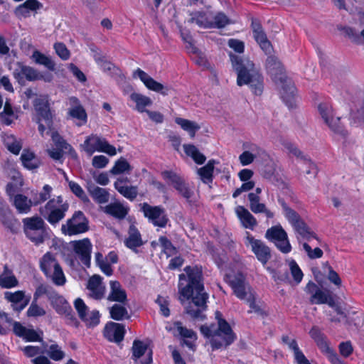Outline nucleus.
<instances>
[{
  "mask_svg": "<svg viewBox=\"0 0 364 364\" xmlns=\"http://www.w3.org/2000/svg\"><path fill=\"white\" fill-rule=\"evenodd\" d=\"M95 259L97 265L100 268L101 271L107 276H111L113 273V269L107 261L106 257H104L101 252H96Z\"/></svg>",
  "mask_w": 364,
  "mask_h": 364,
  "instance_id": "54",
  "label": "nucleus"
},
{
  "mask_svg": "<svg viewBox=\"0 0 364 364\" xmlns=\"http://www.w3.org/2000/svg\"><path fill=\"white\" fill-rule=\"evenodd\" d=\"M110 291L107 299L111 301H117L124 304L127 301V293L117 281L109 282Z\"/></svg>",
  "mask_w": 364,
  "mask_h": 364,
  "instance_id": "35",
  "label": "nucleus"
},
{
  "mask_svg": "<svg viewBox=\"0 0 364 364\" xmlns=\"http://www.w3.org/2000/svg\"><path fill=\"white\" fill-rule=\"evenodd\" d=\"M13 326L15 334L26 341L33 342L41 340V335L34 329L28 328L18 322H14Z\"/></svg>",
  "mask_w": 364,
  "mask_h": 364,
  "instance_id": "34",
  "label": "nucleus"
},
{
  "mask_svg": "<svg viewBox=\"0 0 364 364\" xmlns=\"http://www.w3.org/2000/svg\"><path fill=\"white\" fill-rule=\"evenodd\" d=\"M40 268L55 285L63 286L65 284L66 278L63 269L53 254L47 252L42 257L40 260Z\"/></svg>",
  "mask_w": 364,
  "mask_h": 364,
  "instance_id": "6",
  "label": "nucleus"
},
{
  "mask_svg": "<svg viewBox=\"0 0 364 364\" xmlns=\"http://www.w3.org/2000/svg\"><path fill=\"white\" fill-rule=\"evenodd\" d=\"M143 243L141 233L134 225H131L128 230V236L124 240L126 247L136 251V249L143 245Z\"/></svg>",
  "mask_w": 364,
  "mask_h": 364,
  "instance_id": "36",
  "label": "nucleus"
},
{
  "mask_svg": "<svg viewBox=\"0 0 364 364\" xmlns=\"http://www.w3.org/2000/svg\"><path fill=\"white\" fill-rule=\"evenodd\" d=\"M88 191L93 199L99 203H105L109 200V193L98 186H90Z\"/></svg>",
  "mask_w": 364,
  "mask_h": 364,
  "instance_id": "51",
  "label": "nucleus"
},
{
  "mask_svg": "<svg viewBox=\"0 0 364 364\" xmlns=\"http://www.w3.org/2000/svg\"><path fill=\"white\" fill-rule=\"evenodd\" d=\"M109 314L112 318L121 321L129 318L127 309L122 304H114L109 309Z\"/></svg>",
  "mask_w": 364,
  "mask_h": 364,
  "instance_id": "55",
  "label": "nucleus"
},
{
  "mask_svg": "<svg viewBox=\"0 0 364 364\" xmlns=\"http://www.w3.org/2000/svg\"><path fill=\"white\" fill-rule=\"evenodd\" d=\"M31 58L36 64L42 65L50 70H55V64L51 58L38 50L33 51Z\"/></svg>",
  "mask_w": 364,
  "mask_h": 364,
  "instance_id": "48",
  "label": "nucleus"
},
{
  "mask_svg": "<svg viewBox=\"0 0 364 364\" xmlns=\"http://www.w3.org/2000/svg\"><path fill=\"white\" fill-rule=\"evenodd\" d=\"M318 112L324 123L335 134L346 136L347 132L341 123L338 117H335L331 105L328 102H322L318 105Z\"/></svg>",
  "mask_w": 364,
  "mask_h": 364,
  "instance_id": "8",
  "label": "nucleus"
},
{
  "mask_svg": "<svg viewBox=\"0 0 364 364\" xmlns=\"http://www.w3.org/2000/svg\"><path fill=\"white\" fill-rule=\"evenodd\" d=\"M282 340L283 342L288 346L289 348L293 351L294 359L297 364L307 359L303 352L299 349L296 340L291 339L288 336L283 337Z\"/></svg>",
  "mask_w": 364,
  "mask_h": 364,
  "instance_id": "47",
  "label": "nucleus"
},
{
  "mask_svg": "<svg viewBox=\"0 0 364 364\" xmlns=\"http://www.w3.org/2000/svg\"><path fill=\"white\" fill-rule=\"evenodd\" d=\"M3 139L6 147L13 154H18L22 147L21 141L11 134L4 135Z\"/></svg>",
  "mask_w": 364,
  "mask_h": 364,
  "instance_id": "53",
  "label": "nucleus"
},
{
  "mask_svg": "<svg viewBox=\"0 0 364 364\" xmlns=\"http://www.w3.org/2000/svg\"><path fill=\"white\" fill-rule=\"evenodd\" d=\"M245 244L250 247L257 259L263 264L271 258L269 247L262 240L255 239L250 232H246Z\"/></svg>",
  "mask_w": 364,
  "mask_h": 364,
  "instance_id": "16",
  "label": "nucleus"
},
{
  "mask_svg": "<svg viewBox=\"0 0 364 364\" xmlns=\"http://www.w3.org/2000/svg\"><path fill=\"white\" fill-rule=\"evenodd\" d=\"M26 236L36 245L44 241L46 224L44 220L38 215L23 218L22 220Z\"/></svg>",
  "mask_w": 364,
  "mask_h": 364,
  "instance_id": "7",
  "label": "nucleus"
},
{
  "mask_svg": "<svg viewBox=\"0 0 364 364\" xmlns=\"http://www.w3.org/2000/svg\"><path fill=\"white\" fill-rule=\"evenodd\" d=\"M250 208L255 214L264 213L267 218H273L274 213L269 210L264 203H260V198L254 193L248 194Z\"/></svg>",
  "mask_w": 364,
  "mask_h": 364,
  "instance_id": "31",
  "label": "nucleus"
},
{
  "mask_svg": "<svg viewBox=\"0 0 364 364\" xmlns=\"http://www.w3.org/2000/svg\"><path fill=\"white\" fill-rule=\"evenodd\" d=\"M49 301L58 314L65 316L70 314L72 308L63 296L55 292L49 295Z\"/></svg>",
  "mask_w": 364,
  "mask_h": 364,
  "instance_id": "32",
  "label": "nucleus"
},
{
  "mask_svg": "<svg viewBox=\"0 0 364 364\" xmlns=\"http://www.w3.org/2000/svg\"><path fill=\"white\" fill-rule=\"evenodd\" d=\"M183 149L185 153L191 156L196 164H203L205 162V156L194 145L184 144Z\"/></svg>",
  "mask_w": 364,
  "mask_h": 364,
  "instance_id": "52",
  "label": "nucleus"
},
{
  "mask_svg": "<svg viewBox=\"0 0 364 364\" xmlns=\"http://www.w3.org/2000/svg\"><path fill=\"white\" fill-rule=\"evenodd\" d=\"M177 124L180 125L181 127L186 131L191 138H193L200 127L195 122L190 121L186 119L177 117L175 119Z\"/></svg>",
  "mask_w": 364,
  "mask_h": 364,
  "instance_id": "50",
  "label": "nucleus"
},
{
  "mask_svg": "<svg viewBox=\"0 0 364 364\" xmlns=\"http://www.w3.org/2000/svg\"><path fill=\"white\" fill-rule=\"evenodd\" d=\"M279 203L282 208L283 215L292 227L303 220L299 214L290 208L284 200L279 199Z\"/></svg>",
  "mask_w": 364,
  "mask_h": 364,
  "instance_id": "43",
  "label": "nucleus"
},
{
  "mask_svg": "<svg viewBox=\"0 0 364 364\" xmlns=\"http://www.w3.org/2000/svg\"><path fill=\"white\" fill-rule=\"evenodd\" d=\"M164 180L169 181L178 193L189 203L195 202V193L189 183L176 173L171 171H165L161 173Z\"/></svg>",
  "mask_w": 364,
  "mask_h": 364,
  "instance_id": "10",
  "label": "nucleus"
},
{
  "mask_svg": "<svg viewBox=\"0 0 364 364\" xmlns=\"http://www.w3.org/2000/svg\"><path fill=\"white\" fill-rule=\"evenodd\" d=\"M22 164L25 168L34 170L39 167L41 161L33 152L29 150H23L21 156Z\"/></svg>",
  "mask_w": 364,
  "mask_h": 364,
  "instance_id": "45",
  "label": "nucleus"
},
{
  "mask_svg": "<svg viewBox=\"0 0 364 364\" xmlns=\"http://www.w3.org/2000/svg\"><path fill=\"white\" fill-rule=\"evenodd\" d=\"M364 324V318L362 314H353L348 318L349 328L351 330H358Z\"/></svg>",
  "mask_w": 364,
  "mask_h": 364,
  "instance_id": "62",
  "label": "nucleus"
},
{
  "mask_svg": "<svg viewBox=\"0 0 364 364\" xmlns=\"http://www.w3.org/2000/svg\"><path fill=\"white\" fill-rule=\"evenodd\" d=\"M51 137L59 149H48V155L55 161H60L63 158V150L69 151L73 157L77 158V153L58 133L53 132Z\"/></svg>",
  "mask_w": 364,
  "mask_h": 364,
  "instance_id": "22",
  "label": "nucleus"
},
{
  "mask_svg": "<svg viewBox=\"0 0 364 364\" xmlns=\"http://www.w3.org/2000/svg\"><path fill=\"white\" fill-rule=\"evenodd\" d=\"M75 253L80 257L81 262L87 267L90 266L92 245L88 238L75 240L70 242Z\"/></svg>",
  "mask_w": 364,
  "mask_h": 364,
  "instance_id": "21",
  "label": "nucleus"
},
{
  "mask_svg": "<svg viewBox=\"0 0 364 364\" xmlns=\"http://www.w3.org/2000/svg\"><path fill=\"white\" fill-rule=\"evenodd\" d=\"M52 191L53 188L50 186L45 185L38 196L34 199L33 205H36L48 200L51 196Z\"/></svg>",
  "mask_w": 364,
  "mask_h": 364,
  "instance_id": "61",
  "label": "nucleus"
},
{
  "mask_svg": "<svg viewBox=\"0 0 364 364\" xmlns=\"http://www.w3.org/2000/svg\"><path fill=\"white\" fill-rule=\"evenodd\" d=\"M124 326L118 323L109 322L105 327L104 336L109 341L119 343L124 339Z\"/></svg>",
  "mask_w": 364,
  "mask_h": 364,
  "instance_id": "29",
  "label": "nucleus"
},
{
  "mask_svg": "<svg viewBox=\"0 0 364 364\" xmlns=\"http://www.w3.org/2000/svg\"><path fill=\"white\" fill-rule=\"evenodd\" d=\"M69 208V203L63 196H58L41 206L39 213L51 225H56L65 218Z\"/></svg>",
  "mask_w": 364,
  "mask_h": 364,
  "instance_id": "5",
  "label": "nucleus"
},
{
  "mask_svg": "<svg viewBox=\"0 0 364 364\" xmlns=\"http://www.w3.org/2000/svg\"><path fill=\"white\" fill-rule=\"evenodd\" d=\"M132 358L135 364H151L152 363V350L147 344L141 341L135 340L132 346Z\"/></svg>",
  "mask_w": 364,
  "mask_h": 364,
  "instance_id": "20",
  "label": "nucleus"
},
{
  "mask_svg": "<svg viewBox=\"0 0 364 364\" xmlns=\"http://www.w3.org/2000/svg\"><path fill=\"white\" fill-rule=\"evenodd\" d=\"M235 211L244 228L254 230L257 225V221L255 216L244 206H237Z\"/></svg>",
  "mask_w": 364,
  "mask_h": 364,
  "instance_id": "33",
  "label": "nucleus"
},
{
  "mask_svg": "<svg viewBox=\"0 0 364 364\" xmlns=\"http://www.w3.org/2000/svg\"><path fill=\"white\" fill-rule=\"evenodd\" d=\"M17 113L14 110L11 103L6 100L4 110L0 112V123L5 125L11 124L16 119H18Z\"/></svg>",
  "mask_w": 364,
  "mask_h": 364,
  "instance_id": "44",
  "label": "nucleus"
},
{
  "mask_svg": "<svg viewBox=\"0 0 364 364\" xmlns=\"http://www.w3.org/2000/svg\"><path fill=\"white\" fill-rule=\"evenodd\" d=\"M102 278L99 275H94L87 282V289L90 297L100 300L105 294V286L102 282Z\"/></svg>",
  "mask_w": 364,
  "mask_h": 364,
  "instance_id": "27",
  "label": "nucleus"
},
{
  "mask_svg": "<svg viewBox=\"0 0 364 364\" xmlns=\"http://www.w3.org/2000/svg\"><path fill=\"white\" fill-rule=\"evenodd\" d=\"M133 77H139L149 90L156 92H161L163 95H168L167 89H165L162 84L156 81L140 68H137L134 72Z\"/></svg>",
  "mask_w": 364,
  "mask_h": 364,
  "instance_id": "25",
  "label": "nucleus"
},
{
  "mask_svg": "<svg viewBox=\"0 0 364 364\" xmlns=\"http://www.w3.org/2000/svg\"><path fill=\"white\" fill-rule=\"evenodd\" d=\"M81 146L89 156L95 151L104 152L112 156L117 154L116 148L109 144L106 139L97 134L88 136Z\"/></svg>",
  "mask_w": 364,
  "mask_h": 364,
  "instance_id": "9",
  "label": "nucleus"
},
{
  "mask_svg": "<svg viewBox=\"0 0 364 364\" xmlns=\"http://www.w3.org/2000/svg\"><path fill=\"white\" fill-rule=\"evenodd\" d=\"M5 300L11 303L14 311H21L28 304L30 296H26L24 291H6L4 294Z\"/></svg>",
  "mask_w": 364,
  "mask_h": 364,
  "instance_id": "23",
  "label": "nucleus"
},
{
  "mask_svg": "<svg viewBox=\"0 0 364 364\" xmlns=\"http://www.w3.org/2000/svg\"><path fill=\"white\" fill-rule=\"evenodd\" d=\"M252 28L254 38L259 45V47L264 51L266 54L271 53L272 50L271 43L267 39L266 33L263 31L259 22L257 20L252 21Z\"/></svg>",
  "mask_w": 364,
  "mask_h": 364,
  "instance_id": "28",
  "label": "nucleus"
},
{
  "mask_svg": "<svg viewBox=\"0 0 364 364\" xmlns=\"http://www.w3.org/2000/svg\"><path fill=\"white\" fill-rule=\"evenodd\" d=\"M232 65L236 71L238 86L247 85L256 95H260L263 90V78L255 64L247 58L230 54Z\"/></svg>",
  "mask_w": 364,
  "mask_h": 364,
  "instance_id": "2",
  "label": "nucleus"
},
{
  "mask_svg": "<svg viewBox=\"0 0 364 364\" xmlns=\"http://www.w3.org/2000/svg\"><path fill=\"white\" fill-rule=\"evenodd\" d=\"M292 228L299 243H301L302 240L310 241L311 239L316 238L315 234L311 231L304 220Z\"/></svg>",
  "mask_w": 364,
  "mask_h": 364,
  "instance_id": "41",
  "label": "nucleus"
},
{
  "mask_svg": "<svg viewBox=\"0 0 364 364\" xmlns=\"http://www.w3.org/2000/svg\"><path fill=\"white\" fill-rule=\"evenodd\" d=\"M129 208L119 202H114L108 204L103 208V211L112 217L122 220L128 214Z\"/></svg>",
  "mask_w": 364,
  "mask_h": 364,
  "instance_id": "38",
  "label": "nucleus"
},
{
  "mask_svg": "<svg viewBox=\"0 0 364 364\" xmlns=\"http://www.w3.org/2000/svg\"><path fill=\"white\" fill-rule=\"evenodd\" d=\"M210 23L213 28H221L230 23V21L223 13H218L213 16Z\"/></svg>",
  "mask_w": 364,
  "mask_h": 364,
  "instance_id": "60",
  "label": "nucleus"
},
{
  "mask_svg": "<svg viewBox=\"0 0 364 364\" xmlns=\"http://www.w3.org/2000/svg\"><path fill=\"white\" fill-rule=\"evenodd\" d=\"M165 328L166 331L171 332L174 336L178 335L184 339H187L184 340V344L190 349L195 350V341L197 339V336L193 330L183 326L180 321L168 323Z\"/></svg>",
  "mask_w": 364,
  "mask_h": 364,
  "instance_id": "17",
  "label": "nucleus"
},
{
  "mask_svg": "<svg viewBox=\"0 0 364 364\" xmlns=\"http://www.w3.org/2000/svg\"><path fill=\"white\" fill-rule=\"evenodd\" d=\"M14 77L21 84L24 83L25 79L33 81L40 80L41 75L34 68L18 63V67L14 71Z\"/></svg>",
  "mask_w": 364,
  "mask_h": 364,
  "instance_id": "26",
  "label": "nucleus"
},
{
  "mask_svg": "<svg viewBox=\"0 0 364 364\" xmlns=\"http://www.w3.org/2000/svg\"><path fill=\"white\" fill-rule=\"evenodd\" d=\"M284 146L288 152L293 156H296L301 161L304 162L309 158L305 155L296 145L289 141L284 143Z\"/></svg>",
  "mask_w": 364,
  "mask_h": 364,
  "instance_id": "57",
  "label": "nucleus"
},
{
  "mask_svg": "<svg viewBox=\"0 0 364 364\" xmlns=\"http://www.w3.org/2000/svg\"><path fill=\"white\" fill-rule=\"evenodd\" d=\"M265 237L274 243L275 246L282 253L287 254L291 252V246L288 235L281 225H277L267 229Z\"/></svg>",
  "mask_w": 364,
  "mask_h": 364,
  "instance_id": "13",
  "label": "nucleus"
},
{
  "mask_svg": "<svg viewBox=\"0 0 364 364\" xmlns=\"http://www.w3.org/2000/svg\"><path fill=\"white\" fill-rule=\"evenodd\" d=\"M13 204L18 213L27 214L31 211L33 202L23 194H17L14 197Z\"/></svg>",
  "mask_w": 364,
  "mask_h": 364,
  "instance_id": "40",
  "label": "nucleus"
},
{
  "mask_svg": "<svg viewBox=\"0 0 364 364\" xmlns=\"http://www.w3.org/2000/svg\"><path fill=\"white\" fill-rule=\"evenodd\" d=\"M279 203L282 208L283 215L292 227L303 220L299 214L290 208L284 200L279 199Z\"/></svg>",
  "mask_w": 364,
  "mask_h": 364,
  "instance_id": "42",
  "label": "nucleus"
},
{
  "mask_svg": "<svg viewBox=\"0 0 364 364\" xmlns=\"http://www.w3.org/2000/svg\"><path fill=\"white\" fill-rule=\"evenodd\" d=\"M88 229V220L81 211H75L72 217L61 225L62 233L69 236L84 233Z\"/></svg>",
  "mask_w": 364,
  "mask_h": 364,
  "instance_id": "11",
  "label": "nucleus"
},
{
  "mask_svg": "<svg viewBox=\"0 0 364 364\" xmlns=\"http://www.w3.org/2000/svg\"><path fill=\"white\" fill-rule=\"evenodd\" d=\"M48 356L53 360L59 361L64 358L65 353L57 344L50 345L46 350Z\"/></svg>",
  "mask_w": 364,
  "mask_h": 364,
  "instance_id": "58",
  "label": "nucleus"
},
{
  "mask_svg": "<svg viewBox=\"0 0 364 364\" xmlns=\"http://www.w3.org/2000/svg\"><path fill=\"white\" fill-rule=\"evenodd\" d=\"M34 108L37 112L38 118L44 119L46 124L50 127L52 126V114L49 108L47 96H40L34 101Z\"/></svg>",
  "mask_w": 364,
  "mask_h": 364,
  "instance_id": "24",
  "label": "nucleus"
},
{
  "mask_svg": "<svg viewBox=\"0 0 364 364\" xmlns=\"http://www.w3.org/2000/svg\"><path fill=\"white\" fill-rule=\"evenodd\" d=\"M226 280L232 289L235 296L241 300H245L248 298L249 294L255 293L250 286L245 282V277L241 273L228 274Z\"/></svg>",
  "mask_w": 364,
  "mask_h": 364,
  "instance_id": "14",
  "label": "nucleus"
},
{
  "mask_svg": "<svg viewBox=\"0 0 364 364\" xmlns=\"http://www.w3.org/2000/svg\"><path fill=\"white\" fill-rule=\"evenodd\" d=\"M217 326L215 324L203 325L200 332L209 340L213 350L227 347L236 339V336L230 324L223 318L220 312H215Z\"/></svg>",
  "mask_w": 364,
  "mask_h": 364,
  "instance_id": "3",
  "label": "nucleus"
},
{
  "mask_svg": "<svg viewBox=\"0 0 364 364\" xmlns=\"http://www.w3.org/2000/svg\"><path fill=\"white\" fill-rule=\"evenodd\" d=\"M46 311L43 308L38 306L36 301L33 300L27 310V316L29 317L42 316L46 314Z\"/></svg>",
  "mask_w": 364,
  "mask_h": 364,
  "instance_id": "64",
  "label": "nucleus"
},
{
  "mask_svg": "<svg viewBox=\"0 0 364 364\" xmlns=\"http://www.w3.org/2000/svg\"><path fill=\"white\" fill-rule=\"evenodd\" d=\"M129 179L126 178H119L114 182V188L116 190L126 198L133 200L138 194L136 186H128Z\"/></svg>",
  "mask_w": 364,
  "mask_h": 364,
  "instance_id": "30",
  "label": "nucleus"
},
{
  "mask_svg": "<svg viewBox=\"0 0 364 364\" xmlns=\"http://www.w3.org/2000/svg\"><path fill=\"white\" fill-rule=\"evenodd\" d=\"M18 284V280L13 271L7 265H4V270L0 274V287L3 289H12Z\"/></svg>",
  "mask_w": 364,
  "mask_h": 364,
  "instance_id": "37",
  "label": "nucleus"
},
{
  "mask_svg": "<svg viewBox=\"0 0 364 364\" xmlns=\"http://www.w3.org/2000/svg\"><path fill=\"white\" fill-rule=\"evenodd\" d=\"M185 274L179 275L178 293L181 303L192 299V304L186 308L187 314L192 317L198 318L206 307L208 299V294L204 291V287L201 282L202 271L200 268L195 266H188L184 269Z\"/></svg>",
  "mask_w": 364,
  "mask_h": 364,
  "instance_id": "1",
  "label": "nucleus"
},
{
  "mask_svg": "<svg viewBox=\"0 0 364 364\" xmlns=\"http://www.w3.org/2000/svg\"><path fill=\"white\" fill-rule=\"evenodd\" d=\"M68 113L71 117L79 120V122L77 124L78 126L85 124L87 122V114L85 109L82 106L70 107L69 109Z\"/></svg>",
  "mask_w": 364,
  "mask_h": 364,
  "instance_id": "56",
  "label": "nucleus"
},
{
  "mask_svg": "<svg viewBox=\"0 0 364 364\" xmlns=\"http://www.w3.org/2000/svg\"><path fill=\"white\" fill-rule=\"evenodd\" d=\"M130 99L136 104V109L139 112H146V107L152 105L151 98L140 93L131 94Z\"/></svg>",
  "mask_w": 364,
  "mask_h": 364,
  "instance_id": "46",
  "label": "nucleus"
},
{
  "mask_svg": "<svg viewBox=\"0 0 364 364\" xmlns=\"http://www.w3.org/2000/svg\"><path fill=\"white\" fill-rule=\"evenodd\" d=\"M141 210L154 226L164 228L168 221L164 208L161 206H152L147 203H144L141 205Z\"/></svg>",
  "mask_w": 364,
  "mask_h": 364,
  "instance_id": "15",
  "label": "nucleus"
},
{
  "mask_svg": "<svg viewBox=\"0 0 364 364\" xmlns=\"http://www.w3.org/2000/svg\"><path fill=\"white\" fill-rule=\"evenodd\" d=\"M132 169L131 166L128 161L124 159L120 158L115 162L114 166L111 169V173L113 174H120Z\"/></svg>",
  "mask_w": 364,
  "mask_h": 364,
  "instance_id": "59",
  "label": "nucleus"
},
{
  "mask_svg": "<svg viewBox=\"0 0 364 364\" xmlns=\"http://www.w3.org/2000/svg\"><path fill=\"white\" fill-rule=\"evenodd\" d=\"M306 291L310 295L309 301L311 304H327L332 306L333 299L328 290H323L316 284L309 282L306 286Z\"/></svg>",
  "mask_w": 364,
  "mask_h": 364,
  "instance_id": "18",
  "label": "nucleus"
},
{
  "mask_svg": "<svg viewBox=\"0 0 364 364\" xmlns=\"http://www.w3.org/2000/svg\"><path fill=\"white\" fill-rule=\"evenodd\" d=\"M309 335L331 364H346L329 346V343L326 337L317 326H314L310 330Z\"/></svg>",
  "mask_w": 364,
  "mask_h": 364,
  "instance_id": "12",
  "label": "nucleus"
},
{
  "mask_svg": "<svg viewBox=\"0 0 364 364\" xmlns=\"http://www.w3.org/2000/svg\"><path fill=\"white\" fill-rule=\"evenodd\" d=\"M189 22L196 23L199 27L203 28H212L213 25L210 23L213 16L203 11H196L191 14Z\"/></svg>",
  "mask_w": 364,
  "mask_h": 364,
  "instance_id": "39",
  "label": "nucleus"
},
{
  "mask_svg": "<svg viewBox=\"0 0 364 364\" xmlns=\"http://www.w3.org/2000/svg\"><path fill=\"white\" fill-rule=\"evenodd\" d=\"M74 305L80 318L87 326L93 327L100 323L99 311L96 310L90 311L82 299H77Z\"/></svg>",
  "mask_w": 364,
  "mask_h": 364,
  "instance_id": "19",
  "label": "nucleus"
},
{
  "mask_svg": "<svg viewBox=\"0 0 364 364\" xmlns=\"http://www.w3.org/2000/svg\"><path fill=\"white\" fill-rule=\"evenodd\" d=\"M266 67L272 80L279 89L281 97L290 108L295 105V87L291 80L284 73L282 63L275 56H269L266 61Z\"/></svg>",
  "mask_w": 364,
  "mask_h": 364,
  "instance_id": "4",
  "label": "nucleus"
},
{
  "mask_svg": "<svg viewBox=\"0 0 364 364\" xmlns=\"http://www.w3.org/2000/svg\"><path fill=\"white\" fill-rule=\"evenodd\" d=\"M216 163L215 160H210L205 166L198 169V173L203 183L212 182L214 166Z\"/></svg>",
  "mask_w": 364,
  "mask_h": 364,
  "instance_id": "49",
  "label": "nucleus"
},
{
  "mask_svg": "<svg viewBox=\"0 0 364 364\" xmlns=\"http://www.w3.org/2000/svg\"><path fill=\"white\" fill-rule=\"evenodd\" d=\"M159 241L162 247L163 252L167 257L173 256L176 253V247L166 237H160Z\"/></svg>",
  "mask_w": 364,
  "mask_h": 364,
  "instance_id": "63",
  "label": "nucleus"
}]
</instances>
